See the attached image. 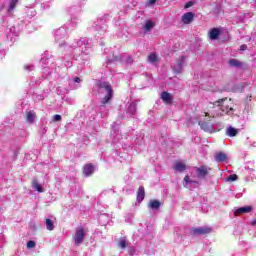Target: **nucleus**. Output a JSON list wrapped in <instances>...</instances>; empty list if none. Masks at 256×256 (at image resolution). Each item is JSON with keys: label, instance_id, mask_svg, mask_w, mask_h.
<instances>
[{"label": "nucleus", "instance_id": "nucleus-1", "mask_svg": "<svg viewBox=\"0 0 256 256\" xmlns=\"http://www.w3.org/2000/svg\"><path fill=\"white\" fill-rule=\"evenodd\" d=\"M225 101H227V97L218 99L213 103L212 109H219L221 112H205V117H221L223 115H227V113H230V111H233V102L231 98H229V103L226 104Z\"/></svg>", "mask_w": 256, "mask_h": 256}, {"label": "nucleus", "instance_id": "nucleus-2", "mask_svg": "<svg viewBox=\"0 0 256 256\" xmlns=\"http://www.w3.org/2000/svg\"><path fill=\"white\" fill-rule=\"evenodd\" d=\"M98 87L107 91V95H105L101 101V107H105V105L113 99V87H111L109 82H101L98 84Z\"/></svg>", "mask_w": 256, "mask_h": 256}, {"label": "nucleus", "instance_id": "nucleus-3", "mask_svg": "<svg viewBox=\"0 0 256 256\" xmlns=\"http://www.w3.org/2000/svg\"><path fill=\"white\" fill-rule=\"evenodd\" d=\"M209 171H211V167L205 165L196 168L197 179H199L200 181H203V179H207Z\"/></svg>", "mask_w": 256, "mask_h": 256}, {"label": "nucleus", "instance_id": "nucleus-4", "mask_svg": "<svg viewBox=\"0 0 256 256\" xmlns=\"http://www.w3.org/2000/svg\"><path fill=\"white\" fill-rule=\"evenodd\" d=\"M191 235H209L213 233V228L211 227H192L190 230Z\"/></svg>", "mask_w": 256, "mask_h": 256}, {"label": "nucleus", "instance_id": "nucleus-5", "mask_svg": "<svg viewBox=\"0 0 256 256\" xmlns=\"http://www.w3.org/2000/svg\"><path fill=\"white\" fill-rule=\"evenodd\" d=\"M85 239V229L83 227H80L76 230V233L74 235V242L75 245L79 246L83 243V240Z\"/></svg>", "mask_w": 256, "mask_h": 256}, {"label": "nucleus", "instance_id": "nucleus-6", "mask_svg": "<svg viewBox=\"0 0 256 256\" xmlns=\"http://www.w3.org/2000/svg\"><path fill=\"white\" fill-rule=\"evenodd\" d=\"M160 99L165 103V105H173V96L167 91L161 92Z\"/></svg>", "mask_w": 256, "mask_h": 256}, {"label": "nucleus", "instance_id": "nucleus-7", "mask_svg": "<svg viewBox=\"0 0 256 256\" xmlns=\"http://www.w3.org/2000/svg\"><path fill=\"white\" fill-rule=\"evenodd\" d=\"M193 19H195V14L193 12H187L183 14L181 21L184 25H191Z\"/></svg>", "mask_w": 256, "mask_h": 256}, {"label": "nucleus", "instance_id": "nucleus-8", "mask_svg": "<svg viewBox=\"0 0 256 256\" xmlns=\"http://www.w3.org/2000/svg\"><path fill=\"white\" fill-rule=\"evenodd\" d=\"M93 173H95V167L93 166L92 163H88V164L84 165L83 174L85 175V177H91V175H93Z\"/></svg>", "mask_w": 256, "mask_h": 256}, {"label": "nucleus", "instance_id": "nucleus-9", "mask_svg": "<svg viewBox=\"0 0 256 256\" xmlns=\"http://www.w3.org/2000/svg\"><path fill=\"white\" fill-rule=\"evenodd\" d=\"M251 211H253V206H244V207H240V208L236 209L234 212V215H235V217H237L238 215H243L245 213H251Z\"/></svg>", "mask_w": 256, "mask_h": 256}, {"label": "nucleus", "instance_id": "nucleus-10", "mask_svg": "<svg viewBox=\"0 0 256 256\" xmlns=\"http://www.w3.org/2000/svg\"><path fill=\"white\" fill-rule=\"evenodd\" d=\"M221 35V30H219V28H212L209 31V38L212 41H217V39H219V36Z\"/></svg>", "mask_w": 256, "mask_h": 256}, {"label": "nucleus", "instance_id": "nucleus-11", "mask_svg": "<svg viewBox=\"0 0 256 256\" xmlns=\"http://www.w3.org/2000/svg\"><path fill=\"white\" fill-rule=\"evenodd\" d=\"M173 169L175 171H179V173H183V171H185L187 169V164L183 163L181 161H176L173 166Z\"/></svg>", "mask_w": 256, "mask_h": 256}, {"label": "nucleus", "instance_id": "nucleus-12", "mask_svg": "<svg viewBox=\"0 0 256 256\" xmlns=\"http://www.w3.org/2000/svg\"><path fill=\"white\" fill-rule=\"evenodd\" d=\"M214 159L217 161V163H223L227 161V154L224 152H217L214 156Z\"/></svg>", "mask_w": 256, "mask_h": 256}, {"label": "nucleus", "instance_id": "nucleus-13", "mask_svg": "<svg viewBox=\"0 0 256 256\" xmlns=\"http://www.w3.org/2000/svg\"><path fill=\"white\" fill-rule=\"evenodd\" d=\"M143 199H145V187L140 186L137 190V201H138V203L143 202Z\"/></svg>", "mask_w": 256, "mask_h": 256}, {"label": "nucleus", "instance_id": "nucleus-14", "mask_svg": "<svg viewBox=\"0 0 256 256\" xmlns=\"http://www.w3.org/2000/svg\"><path fill=\"white\" fill-rule=\"evenodd\" d=\"M148 207L149 209H152V210H157L161 207V202L159 200H150L149 203H148Z\"/></svg>", "mask_w": 256, "mask_h": 256}, {"label": "nucleus", "instance_id": "nucleus-15", "mask_svg": "<svg viewBox=\"0 0 256 256\" xmlns=\"http://www.w3.org/2000/svg\"><path fill=\"white\" fill-rule=\"evenodd\" d=\"M199 125L203 131H206V133L213 131V125H211L209 122H199Z\"/></svg>", "mask_w": 256, "mask_h": 256}, {"label": "nucleus", "instance_id": "nucleus-16", "mask_svg": "<svg viewBox=\"0 0 256 256\" xmlns=\"http://www.w3.org/2000/svg\"><path fill=\"white\" fill-rule=\"evenodd\" d=\"M238 133H239V130H237L236 128H234L232 126H229L226 129V135H228V137H237Z\"/></svg>", "mask_w": 256, "mask_h": 256}, {"label": "nucleus", "instance_id": "nucleus-17", "mask_svg": "<svg viewBox=\"0 0 256 256\" xmlns=\"http://www.w3.org/2000/svg\"><path fill=\"white\" fill-rule=\"evenodd\" d=\"M32 187L33 189H35L36 191H38V193H43V191H45L43 189V186H41V184H39V182H37L36 179L32 180Z\"/></svg>", "mask_w": 256, "mask_h": 256}, {"label": "nucleus", "instance_id": "nucleus-18", "mask_svg": "<svg viewBox=\"0 0 256 256\" xmlns=\"http://www.w3.org/2000/svg\"><path fill=\"white\" fill-rule=\"evenodd\" d=\"M228 64L230 65V67H238V68L243 67V62H241L237 59H230L228 61Z\"/></svg>", "mask_w": 256, "mask_h": 256}, {"label": "nucleus", "instance_id": "nucleus-19", "mask_svg": "<svg viewBox=\"0 0 256 256\" xmlns=\"http://www.w3.org/2000/svg\"><path fill=\"white\" fill-rule=\"evenodd\" d=\"M45 224H46V229H47L48 231H53V229H55V224H53V220L47 218V219L45 220Z\"/></svg>", "mask_w": 256, "mask_h": 256}, {"label": "nucleus", "instance_id": "nucleus-20", "mask_svg": "<svg viewBox=\"0 0 256 256\" xmlns=\"http://www.w3.org/2000/svg\"><path fill=\"white\" fill-rule=\"evenodd\" d=\"M17 3H19V0H11L10 5L8 7V13H13L15 8L17 7Z\"/></svg>", "mask_w": 256, "mask_h": 256}, {"label": "nucleus", "instance_id": "nucleus-21", "mask_svg": "<svg viewBox=\"0 0 256 256\" xmlns=\"http://www.w3.org/2000/svg\"><path fill=\"white\" fill-rule=\"evenodd\" d=\"M117 247H119L120 249H125L127 247V239L119 238Z\"/></svg>", "mask_w": 256, "mask_h": 256}, {"label": "nucleus", "instance_id": "nucleus-22", "mask_svg": "<svg viewBox=\"0 0 256 256\" xmlns=\"http://www.w3.org/2000/svg\"><path fill=\"white\" fill-rule=\"evenodd\" d=\"M148 61L150 63H157V61H159V58L157 57V54L152 53L148 56Z\"/></svg>", "mask_w": 256, "mask_h": 256}, {"label": "nucleus", "instance_id": "nucleus-23", "mask_svg": "<svg viewBox=\"0 0 256 256\" xmlns=\"http://www.w3.org/2000/svg\"><path fill=\"white\" fill-rule=\"evenodd\" d=\"M26 119L28 123H33V121H35V114H33V112H27Z\"/></svg>", "mask_w": 256, "mask_h": 256}, {"label": "nucleus", "instance_id": "nucleus-24", "mask_svg": "<svg viewBox=\"0 0 256 256\" xmlns=\"http://www.w3.org/2000/svg\"><path fill=\"white\" fill-rule=\"evenodd\" d=\"M152 27H155V24L148 20L144 26L145 31H151Z\"/></svg>", "mask_w": 256, "mask_h": 256}, {"label": "nucleus", "instance_id": "nucleus-25", "mask_svg": "<svg viewBox=\"0 0 256 256\" xmlns=\"http://www.w3.org/2000/svg\"><path fill=\"white\" fill-rule=\"evenodd\" d=\"M35 245H36L35 241L30 240L27 242V249H33Z\"/></svg>", "mask_w": 256, "mask_h": 256}, {"label": "nucleus", "instance_id": "nucleus-26", "mask_svg": "<svg viewBox=\"0 0 256 256\" xmlns=\"http://www.w3.org/2000/svg\"><path fill=\"white\" fill-rule=\"evenodd\" d=\"M237 179H238L237 174H232L228 176L227 181H237Z\"/></svg>", "mask_w": 256, "mask_h": 256}, {"label": "nucleus", "instance_id": "nucleus-27", "mask_svg": "<svg viewBox=\"0 0 256 256\" xmlns=\"http://www.w3.org/2000/svg\"><path fill=\"white\" fill-rule=\"evenodd\" d=\"M184 182H185L186 185H187L188 183H193V180H191V177H189V175H186V176L184 177Z\"/></svg>", "mask_w": 256, "mask_h": 256}, {"label": "nucleus", "instance_id": "nucleus-28", "mask_svg": "<svg viewBox=\"0 0 256 256\" xmlns=\"http://www.w3.org/2000/svg\"><path fill=\"white\" fill-rule=\"evenodd\" d=\"M61 119H63V117H61V115H59V114H55L53 116V121H61Z\"/></svg>", "mask_w": 256, "mask_h": 256}, {"label": "nucleus", "instance_id": "nucleus-29", "mask_svg": "<svg viewBox=\"0 0 256 256\" xmlns=\"http://www.w3.org/2000/svg\"><path fill=\"white\" fill-rule=\"evenodd\" d=\"M189 7H193V1H189L184 5V9H189Z\"/></svg>", "mask_w": 256, "mask_h": 256}, {"label": "nucleus", "instance_id": "nucleus-30", "mask_svg": "<svg viewBox=\"0 0 256 256\" xmlns=\"http://www.w3.org/2000/svg\"><path fill=\"white\" fill-rule=\"evenodd\" d=\"M240 51H247V45L246 44H242L240 46Z\"/></svg>", "mask_w": 256, "mask_h": 256}, {"label": "nucleus", "instance_id": "nucleus-31", "mask_svg": "<svg viewBox=\"0 0 256 256\" xmlns=\"http://www.w3.org/2000/svg\"><path fill=\"white\" fill-rule=\"evenodd\" d=\"M24 69L26 70V71H32L33 70V66H24Z\"/></svg>", "mask_w": 256, "mask_h": 256}, {"label": "nucleus", "instance_id": "nucleus-32", "mask_svg": "<svg viewBox=\"0 0 256 256\" xmlns=\"http://www.w3.org/2000/svg\"><path fill=\"white\" fill-rule=\"evenodd\" d=\"M74 82H75V83H81V78L75 77V78H74Z\"/></svg>", "mask_w": 256, "mask_h": 256}, {"label": "nucleus", "instance_id": "nucleus-33", "mask_svg": "<svg viewBox=\"0 0 256 256\" xmlns=\"http://www.w3.org/2000/svg\"><path fill=\"white\" fill-rule=\"evenodd\" d=\"M149 3H150L151 5H155V3H157V0H149Z\"/></svg>", "mask_w": 256, "mask_h": 256}, {"label": "nucleus", "instance_id": "nucleus-34", "mask_svg": "<svg viewBox=\"0 0 256 256\" xmlns=\"http://www.w3.org/2000/svg\"><path fill=\"white\" fill-rule=\"evenodd\" d=\"M251 225H252L253 227H255V225H256V218L251 221Z\"/></svg>", "mask_w": 256, "mask_h": 256}, {"label": "nucleus", "instance_id": "nucleus-35", "mask_svg": "<svg viewBox=\"0 0 256 256\" xmlns=\"http://www.w3.org/2000/svg\"><path fill=\"white\" fill-rule=\"evenodd\" d=\"M178 67H180V69H182L183 68V62H179Z\"/></svg>", "mask_w": 256, "mask_h": 256}, {"label": "nucleus", "instance_id": "nucleus-36", "mask_svg": "<svg viewBox=\"0 0 256 256\" xmlns=\"http://www.w3.org/2000/svg\"><path fill=\"white\" fill-rule=\"evenodd\" d=\"M190 183H192L193 185H197V181H195V180H192V182H190Z\"/></svg>", "mask_w": 256, "mask_h": 256}, {"label": "nucleus", "instance_id": "nucleus-37", "mask_svg": "<svg viewBox=\"0 0 256 256\" xmlns=\"http://www.w3.org/2000/svg\"><path fill=\"white\" fill-rule=\"evenodd\" d=\"M176 73H181V71H175Z\"/></svg>", "mask_w": 256, "mask_h": 256}, {"label": "nucleus", "instance_id": "nucleus-38", "mask_svg": "<svg viewBox=\"0 0 256 256\" xmlns=\"http://www.w3.org/2000/svg\"><path fill=\"white\" fill-rule=\"evenodd\" d=\"M185 59V57H182V60Z\"/></svg>", "mask_w": 256, "mask_h": 256}]
</instances>
